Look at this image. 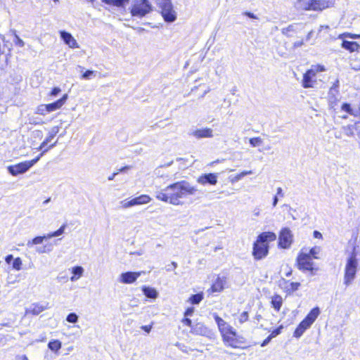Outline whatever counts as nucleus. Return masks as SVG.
Here are the masks:
<instances>
[{
	"label": "nucleus",
	"instance_id": "48",
	"mask_svg": "<svg viewBox=\"0 0 360 360\" xmlns=\"http://www.w3.org/2000/svg\"><path fill=\"white\" fill-rule=\"evenodd\" d=\"M248 313L247 311H243L239 316L238 321L240 323H243L248 320Z\"/></svg>",
	"mask_w": 360,
	"mask_h": 360
},
{
	"label": "nucleus",
	"instance_id": "58",
	"mask_svg": "<svg viewBox=\"0 0 360 360\" xmlns=\"http://www.w3.org/2000/svg\"><path fill=\"white\" fill-rule=\"evenodd\" d=\"M13 256L12 255H8L5 257V261L7 264H11V262H13Z\"/></svg>",
	"mask_w": 360,
	"mask_h": 360
},
{
	"label": "nucleus",
	"instance_id": "4",
	"mask_svg": "<svg viewBox=\"0 0 360 360\" xmlns=\"http://www.w3.org/2000/svg\"><path fill=\"white\" fill-rule=\"evenodd\" d=\"M326 68L322 65H312L303 75L302 85L304 88H315L317 83V75L319 72H323Z\"/></svg>",
	"mask_w": 360,
	"mask_h": 360
},
{
	"label": "nucleus",
	"instance_id": "18",
	"mask_svg": "<svg viewBox=\"0 0 360 360\" xmlns=\"http://www.w3.org/2000/svg\"><path fill=\"white\" fill-rule=\"evenodd\" d=\"M191 135L196 139L212 138L214 136L213 130L207 127L194 130Z\"/></svg>",
	"mask_w": 360,
	"mask_h": 360
},
{
	"label": "nucleus",
	"instance_id": "7",
	"mask_svg": "<svg viewBox=\"0 0 360 360\" xmlns=\"http://www.w3.org/2000/svg\"><path fill=\"white\" fill-rule=\"evenodd\" d=\"M160 9L161 14L167 22H173L176 19V13L173 8L171 0H155Z\"/></svg>",
	"mask_w": 360,
	"mask_h": 360
},
{
	"label": "nucleus",
	"instance_id": "49",
	"mask_svg": "<svg viewBox=\"0 0 360 360\" xmlns=\"http://www.w3.org/2000/svg\"><path fill=\"white\" fill-rule=\"evenodd\" d=\"M339 80L336 79L335 82L333 83V86L330 87V91L333 93V91L335 93H339Z\"/></svg>",
	"mask_w": 360,
	"mask_h": 360
},
{
	"label": "nucleus",
	"instance_id": "9",
	"mask_svg": "<svg viewBox=\"0 0 360 360\" xmlns=\"http://www.w3.org/2000/svg\"><path fill=\"white\" fill-rule=\"evenodd\" d=\"M297 264L298 269L303 272L310 271L311 276L315 275L316 271L318 270V268L314 267V263L310 258V255L302 252L297 257Z\"/></svg>",
	"mask_w": 360,
	"mask_h": 360
},
{
	"label": "nucleus",
	"instance_id": "22",
	"mask_svg": "<svg viewBox=\"0 0 360 360\" xmlns=\"http://www.w3.org/2000/svg\"><path fill=\"white\" fill-rule=\"evenodd\" d=\"M47 309V306L42 305L39 303L32 304L29 309L26 310L27 314H32V315H38L43 311Z\"/></svg>",
	"mask_w": 360,
	"mask_h": 360
},
{
	"label": "nucleus",
	"instance_id": "17",
	"mask_svg": "<svg viewBox=\"0 0 360 360\" xmlns=\"http://www.w3.org/2000/svg\"><path fill=\"white\" fill-rule=\"evenodd\" d=\"M226 284V278L225 276H217L214 282L211 286L212 292H219L224 289Z\"/></svg>",
	"mask_w": 360,
	"mask_h": 360
},
{
	"label": "nucleus",
	"instance_id": "41",
	"mask_svg": "<svg viewBox=\"0 0 360 360\" xmlns=\"http://www.w3.org/2000/svg\"><path fill=\"white\" fill-rule=\"evenodd\" d=\"M78 319L79 317L77 315V314L75 312H72L67 316L66 321L71 323H75L78 321Z\"/></svg>",
	"mask_w": 360,
	"mask_h": 360
},
{
	"label": "nucleus",
	"instance_id": "60",
	"mask_svg": "<svg viewBox=\"0 0 360 360\" xmlns=\"http://www.w3.org/2000/svg\"><path fill=\"white\" fill-rule=\"evenodd\" d=\"M304 42H303V40H300V41H295L294 44H293V47L294 48H298V47H300L303 45Z\"/></svg>",
	"mask_w": 360,
	"mask_h": 360
},
{
	"label": "nucleus",
	"instance_id": "36",
	"mask_svg": "<svg viewBox=\"0 0 360 360\" xmlns=\"http://www.w3.org/2000/svg\"><path fill=\"white\" fill-rule=\"evenodd\" d=\"M53 250V246L51 244L45 245L43 247H38L36 248V251L39 254H43V253H49Z\"/></svg>",
	"mask_w": 360,
	"mask_h": 360
},
{
	"label": "nucleus",
	"instance_id": "35",
	"mask_svg": "<svg viewBox=\"0 0 360 360\" xmlns=\"http://www.w3.org/2000/svg\"><path fill=\"white\" fill-rule=\"evenodd\" d=\"M202 299H203L202 293H197V294L193 295L190 297L189 302L192 304H198L202 301Z\"/></svg>",
	"mask_w": 360,
	"mask_h": 360
},
{
	"label": "nucleus",
	"instance_id": "55",
	"mask_svg": "<svg viewBox=\"0 0 360 360\" xmlns=\"http://www.w3.org/2000/svg\"><path fill=\"white\" fill-rule=\"evenodd\" d=\"M193 311H194V308L193 307H189L184 312V316H192V314H193Z\"/></svg>",
	"mask_w": 360,
	"mask_h": 360
},
{
	"label": "nucleus",
	"instance_id": "53",
	"mask_svg": "<svg viewBox=\"0 0 360 360\" xmlns=\"http://www.w3.org/2000/svg\"><path fill=\"white\" fill-rule=\"evenodd\" d=\"M57 280L58 282H67L68 281V276L66 275H62V274H60L57 276Z\"/></svg>",
	"mask_w": 360,
	"mask_h": 360
},
{
	"label": "nucleus",
	"instance_id": "14",
	"mask_svg": "<svg viewBox=\"0 0 360 360\" xmlns=\"http://www.w3.org/2000/svg\"><path fill=\"white\" fill-rule=\"evenodd\" d=\"M142 272L127 271L122 273L118 278L119 282L124 284H131L141 275Z\"/></svg>",
	"mask_w": 360,
	"mask_h": 360
},
{
	"label": "nucleus",
	"instance_id": "23",
	"mask_svg": "<svg viewBox=\"0 0 360 360\" xmlns=\"http://www.w3.org/2000/svg\"><path fill=\"white\" fill-rule=\"evenodd\" d=\"M342 47L349 52L358 51L360 49V45L356 41H350L347 40H342Z\"/></svg>",
	"mask_w": 360,
	"mask_h": 360
},
{
	"label": "nucleus",
	"instance_id": "54",
	"mask_svg": "<svg viewBox=\"0 0 360 360\" xmlns=\"http://www.w3.org/2000/svg\"><path fill=\"white\" fill-rule=\"evenodd\" d=\"M182 322L185 325L189 326L191 328L193 326L192 325V321L190 319L187 318V316L182 320Z\"/></svg>",
	"mask_w": 360,
	"mask_h": 360
},
{
	"label": "nucleus",
	"instance_id": "1",
	"mask_svg": "<svg viewBox=\"0 0 360 360\" xmlns=\"http://www.w3.org/2000/svg\"><path fill=\"white\" fill-rule=\"evenodd\" d=\"M197 189L186 181H181L167 186L163 189L155 191V198L173 205H181L182 200L188 195L195 194Z\"/></svg>",
	"mask_w": 360,
	"mask_h": 360
},
{
	"label": "nucleus",
	"instance_id": "16",
	"mask_svg": "<svg viewBox=\"0 0 360 360\" xmlns=\"http://www.w3.org/2000/svg\"><path fill=\"white\" fill-rule=\"evenodd\" d=\"M60 36L64 43L67 44L70 48L75 49L79 47L77 41L70 33L63 30L60 32Z\"/></svg>",
	"mask_w": 360,
	"mask_h": 360
},
{
	"label": "nucleus",
	"instance_id": "34",
	"mask_svg": "<svg viewBox=\"0 0 360 360\" xmlns=\"http://www.w3.org/2000/svg\"><path fill=\"white\" fill-rule=\"evenodd\" d=\"M60 127L55 126L53 127L48 134V136L45 139H46V142H51V140L54 138V136L59 132Z\"/></svg>",
	"mask_w": 360,
	"mask_h": 360
},
{
	"label": "nucleus",
	"instance_id": "5",
	"mask_svg": "<svg viewBox=\"0 0 360 360\" xmlns=\"http://www.w3.org/2000/svg\"><path fill=\"white\" fill-rule=\"evenodd\" d=\"M294 6L297 11H321L327 8L328 3L324 0H297Z\"/></svg>",
	"mask_w": 360,
	"mask_h": 360
},
{
	"label": "nucleus",
	"instance_id": "64",
	"mask_svg": "<svg viewBox=\"0 0 360 360\" xmlns=\"http://www.w3.org/2000/svg\"><path fill=\"white\" fill-rule=\"evenodd\" d=\"M278 196L275 195L273 198V203H272L273 207H276L278 204Z\"/></svg>",
	"mask_w": 360,
	"mask_h": 360
},
{
	"label": "nucleus",
	"instance_id": "21",
	"mask_svg": "<svg viewBox=\"0 0 360 360\" xmlns=\"http://www.w3.org/2000/svg\"><path fill=\"white\" fill-rule=\"evenodd\" d=\"M311 324L309 323L307 321H306L304 319H303L298 326L296 328L295 332H294V337L295 338H300L303 333L305 332L306 330L309 328L311 327Z\"/></svg>",
	"mask_w": 360,
	"mask_h": 360
},
{
	"label": "nucleus",
	"instance_id": "13",
	"mask_svg": "<svg viewBox=\"0 0 360 360\" xmlns=\"http://www.w3.org/2000/svg\"><path fill=\"white\" fill-rule=\"evenodd\" d=\"M191 333L194 335H202L209 338H212L213 336L212 331L202 323H198L193 325L191 329Z\"/></svg>",
	"mask_w": 360,
	"mask_h": 360
},
{
	"label": "nucleus",
	"instance_id": "51",
	"mask_svg": "<svg viewBox=\"0 0 360 360\" xmlns=\"http://www.w3.org/2000/svg\"><path fill=\"white\" fill-rule=\"evenodd\" d=\"M177 267V264L175 262H172L171 264L167 265L165 266V269L167 271H171L174 270Z\"/></svg>",
	"mask_w": 360,
	"mask_h": 360
},
{
	"label": "nucleus",
	"instance_id": "12",
	"mask_svg": "<svg viewBox=\"0 0 360 360\" xmlns=\"http://www.w3.org/2000/svg\"><path fill=\"white\" fill-rule=\"evenodd\" d=\"M224 343L233 348H238V340L236 339V332L231 327L221 334Z\"/></svg>",
	"mask_w": 360,
	"mask_h": 360
},
{
	"label": "nucleus",
	"instance_id": "29",
	"mask_svg": "<svg viewBox=\"0 0 360 360\" xmlns=\"http://www.w3.org/2000/svg\"><path fill=\"white\" fill-rule=\"evenodd\" d=\"M283 303V298L281 295H276L271 299V304L274 309L278 311Z\"/></svg>",
	"mask_w": 360,
	"mask_h": 360
},
{
	"label": "nucleus",
	"instance_id": "15",
	"mask_svg": "<svg viewBox=\"0 0 360 360\" xmlns=\"http://www.w3.org/2000/svg\"><path fill=\"white\" fill-rule=\"evenodd\" d=\"M218 175L214 173L204 174L198 178L197 181L203 186L207 184L216 185L217 183Z\"/></svg>",
	"mask_w": 360,
	"mask_h": 360
},
{
	"label": "nucleus",
	"instance_id": "40",
	"mask_svg": "<svg viewBox=\"0 0 360 360\" xmlns=\"http://www.w3.org/2000/svg\"><path fill=\"white\" fill-rule=\"evenodd\" d=\"M71 271L72 274H75V276L80 278L84 273V269L81 266H76L72 268Z\"/></svg>",
	"mask_w": 360,
	"mask_h": 360
},
{
	"label": "nucleus",
	"instance_id": "45",
	"mask_svg": "<svg viewBox=\"0 0 360 360\" xmlns=\"http://www.w3.org/2000/svg\"><path fill=\"white\" fill-rule=\"evenodd\" d=\"M94 76L95 72L93 70H88L82 74V78L84 79H91Z\"/></svg>",
	"mask_w": 360,
	"mask_h": 360
},
{
	"label": "nucleus",
	"instance_id": "19",
	"mask_svg": "<svg viewBox=\"0 0 360 360\" xmlns=\"http://www.w3.org/2000/svg\"><path fill=\"white\" fill-rule=\"evenodd\" d=\"M67 99H68V95L64 94L62 98L57 100L56 101H55L52 103L46 104V108L48 109V112H53V111L60 109L65 104Z\"/></svg>",
	"mask_w": 360,
	"mask_h": 360
},
{
	"label": "nucleus",
	"instance_id": "39",
	"mask_svg": "<svg viewBox=\"0 0 360 360\" xmlns=\"http://www.w3.org/2000/svg\"><path fill=\"white\" fill-rule=\"evenodd\" d=\"M22 259L20 257H16L13 259L12 267L16 271H20L22 268Z\"/></svg>",
	"mask_w": 360,
	"mask_h": 360
},
{
	"label": "nucleus",
	"instance_id": "10",
	"mask_svg": "<svg viewBox=\"0 0 360 360\" xmlns=\"http://www.w3.org/2000/svg\"><path fill=\"white\" fill-rule=\"evenodd\" d=\"M293 240V235L289 228H283L278 236V245L283 249L289 248Z\"/></svg>",
	"mask_w": 360,
	"mask_h": 360
},
{
	"label": "nucleus",
	"instance_id": "59",
	"mask_svg": "<svg viewBox=\"0 0 360 360\" xmlns=\"http://www.w3.org/2000/svg\"><path fill=\"white\" fill-rule=\"evenodd\" d=\"M49 142H46V139H45L41 145L37 148L38 150H42L49 143Z\"/></svg>",
	"mask_w": 360,
	"mask_h": 360
},
{
	"label": "nucleus",
	"instance_id": "25",
	"mask_svg": "<svg viewBox=\"0 0 360 360\" xmlns=\"http://www.w3.org/2000/svg\"><path fill=\"white\" fill-rule=\"evenodd\" d=\"M320 309L318 307L313 308L307 316L304 319L309 323L312 325L320 314Z\"/></svg>",
	"mask_w": 360,
	"mask_h": 360
},
{
	"label": "nucleus",
	"instance_id": "33",
	"mask_svg": "<svg viewBox=\"0 0 360 360\" xmlns=\"http://www.w3.org/2000/svg\"><path fill=\"white\" fill-rule=\"evenodd\" d=\"M66 226V224H64L57 231L48 233L46 235L47 238L50 239L53 237H58L62 235L64 233Z\"/></svg>",
	"mask_w": 360,
	"mask_h": 360
},
{
	"label": "nucleus",
	"instance_id": "57",
	"mask_svg": "<svg viewBox=\"0 0 360 360\" xmlns=\"http://www.w3.org/2000/svg\"><path fill=\"white\" fill-rule=\"evenodd\" d=\"M272 338L269 335L263 342L261 344V346L262 347H265L266 345H267L269 342L271 340Z\"/></svg>",
	"mask_w": 360,
	"mask_h": 360
},
{
	"label": "nucleus",
	"instance_id": "62",
	"mask_svg": "<svg viewBox=\"0 0 360 360\" xmlns=\"http://www.w3.org/2000/svg\"><path fill=\"white\" fill-rule=\"evenodd\" d=\"M244 14L250 18H252V19L257 18L256 15L251 12H245Z\"/></svg>",
	"mask_w": 360,
	"mask_h": 360
},
{
	"label": "nucleus",
	"instance_id": "38",
	"mask_svg": "<svg viewBox=\"0 0 360 360\" xmlns=\"http://www.w3.org/2000/svg\"><path fill=\"white\" fill-rule=\"evenodd\" d=\"M320 251H321L320 247L315 246V247L311 248L309 253H307V254L310 255V258L311 259H312V258L318 259L319 257H317V255L319 254Z\"/></svg>",
	"mask_w": 360,
	"mask_h": 360
},
{
	"label": "nucleus",
	"instance_id": "44",
	"mask_svg": "<svg viewBox=\"0 0 360 360\" xmlns=\"http://www.w3.org/2000/svg\"><path fill=\"white\" fill-rule=\"evenodd\" d=\"M345 37H348L353 39H360V34L345 32L339 36V39H344Z\"/></svg>",
	"mask_w": 360,
	"mask_h": 360
},
{
	"label": "nucleus",
	"instance_id": "61",
	"mask_svg": "<svg viewBox=\"0 0 360 360\" xmlns=\"http://www.w3.org/2000/svg\"><path fill=\"white\" fill-rule=\"evenodd\" d=\"M313 236L315 238H321L322 234L319 231H314L313 232Z\"/></svg>",
	"mask_w": 360,
	"mask_h": 360
},
{
	"label": "nucleus",
	"instance_id": "3",
	"mask_svg": "<svg viewBox=\"0 0 360 360\" xmlns=\"http://www.w3.org/2000/svg\"><path fill=\"white\" fill-rule=\"evenodd\" d=\"M56 143H54L51 144L47 149H44L41 153H40L37 158L32 160L25 161L16 165L8 166L7 167L8 172L12 176H18L19 174L25 173L40 160L41 157L44 155V153L48 151L49 148L55 146Z\"/></svg>",
	"mask_w": 360,
	"mask_h": 360
},
{
	"label": "nucleus",
	"instance_id": "32",
	"mask_svg": "<svg viewBox=\"0 0 360 360\" xmlns=\"http://www.w3.org/2000/svg\"><path fill=\"white\" fill-rule=\"evenodd\" d=\"M103 1L109 5L120 7L127 4L129 0H103Z\"/></svg>",
	"mask_w": 360,
	"mask_h": 360
},
{
	"label": "nucleus",
	"instance_id": "52",
	"mask_svg": "<svg viewBox=\"0 0 360 360\" xmlns=\"http://www.w3.org/2000/svg\"><path fill=\"white\" fill-rule=\"evenodd\" d=\"M60 91L61 90L59 87H54L50 92L49 95L52 97H56Z\"/></svg>",
	"mask_w": 360,
	"mask_h": 360
},
{
	"label": "nucleus",
	"instance_id": "24",
	"mask_svg": "<svg viewBox=\"0 0 360 360\" xmlns=\"http://www.w3.org/2000/svg\"><path fill=\"white\" fill-rule=\"evenodd\" d=\"M214 319L217 324L219 330L221 334L226 332L228 329L231 328L230 326L224 320L219 317L217 314H214Z\"/></svg>",
	"mask_w": 360,
	"mask_h": 360
},
{
	"label": "nucleus",
	"instance_id": "26",
	"mask_svg": "<svg viewBox=\"0 0 360 360\" xmlns=\"http://www.w3.org/2000/svg\"><path fill=\"white\" fill-rule=\"evenodd\" d=\"M142 292L143 295L148 298L155 299L158 296V292L157 290L155 288L149 286H143Z\"/></svg>",
	"mask_w": 360,
	"mask_h": 360
},
{
	"label": "nucleus",
	"instance_id": "2",
	"mask_svg": "<svg viewBox=\"0 0 360 360\" xmlns=\"http://www.w3.org/2000/svg\"><path fill=\"white\" fill-rule=\"evenodd\" d=\"M276 239V235L274 232L266 231L260 233L253 245L252 255L255 259L259 260L265 257L269 252L268 242Z\"/></svg>",
	"mask_w": 360,
	"mask_h": 360
},
{
	"label": "nucleus",
	"instance_id": "11",
	"mask_svg": "<svg viewBox=\"0 0 360 360\" xmlns=\"http://www.w3.org/2000/svg\"><path fill=\"white\" fill-rule=\"evenodd\" d=\"M151 198L148 195H141L138 197L132 198L131 200L127 201L123 200L121 202L123 208H129L135 205H144L150 202Z\"/></svg>",
	"mask_w": 360,
	"mask_h": 360
},
{
	"label": "nucleus",
	"instance_id": "47",
	"mask_svg": "<svg viewBox=\"0 0 360 360\" xmlns=\"http://www.w3.org/2000/svg\"><path fill=\"white\" fill-rule=\"evenodd\" d=\"M172 164V162H169L167 164H165V165L163 166H160V167L157 168L155 171V174L158 176H160V177H164V175L163 174H162L161 172V169L163 167H169Z\"/></svg>",
	"mask_w": 360,
	"mask_h": 360
},
{
	"label": "nucleus",
	"instance_id": "8",
	"mask_svg": "<svg viewBox=\"0 0 360 360\" xmlns=\"http://www.w3.org/2000/svg\"><path fill=\"white\" fill-rule=\"evenodd\" d=\"M152 11V6L148 0H134L131 14L133 17L143 18Z\"/></svg>",
	"mask_w": 360,
	"mask_h": 360
},
{
	"label": "nucleus",
	"instance_id": "31",
	"mask_svg": "<svg viewBox=\"0 0 360 360\" xmlns=\"http://www.w3.org/2000/svg\"><path fill=\"white\" fill-rule=\"evenodd\" d=\"M252 174V171L251 170H249V171H243L241 173L234 176H230L229 177V179H230V181L233 184V183H236V182H238V181H240L242 178H243L246 175H248V174Z\"/></svg>",
	"mask_w": 360,
	"mask_h": 360
},
{
	"label": "nucleus",
	"instance_id": "42",
	"mask_svg": "<svg viewBox=\"0 0 360 360\" xmlns=\"http://www.w3.org/2000/svg\"><path fill=\"white\" fill-rule=\"evenodd\" d=\"M249 142L252 147H257L262 143V139L260 137H254L250 139Z\"/></svg>",
	"mask_w": 360,
	"mask_h": 360
},
{
	"label": "nucleus",
	"instance_id": "20",
	"mask_svg": "<svg viewBox=\"0 0 360 360\" xmlns=\"http://www.w3.org/2000/svg\"><path fill=\"white\" fill-rule=\"evenodd\" d=\"M360 127V122H356L354 124H348L343 126L341 129L342 132L348 137H353L354 136L355 130H359Z\"/></svg>",
	"mask_w": 360,
	"mask_h": 360
},
{
	"label": "nucleus",
	"instance_id": "27",
	"mask_svg": "<svg viewBox=\"0 0 360 360\" xmlns=\"http://www.w3.org/2000/svg\"><path fill=\"white\" fill-rule=\"evenodd\" d=\"M61 347L62 342L58 340H51L48 344V348L56 354L58 352Z\"/></svg>",
	"mask_w": 360,
	"mask_h": 360
},
{
	"label": "nucleus",
	"instance_id": "56",
	"mask_svg": "<svg viewBox=\"0 0 360 360\" xmlns=\"http://www.w3.org/2000/svg\"><path fill=\"white\" fill-rule=\"evenodd\" d=\"M141 328L147 333H149L152 329V325L142 326Z\"/></svg>",
	"mask_w": 360,
	"mask_h": 360
},
{
	"label": "nucleus",
	"instance_id": "37",
	"mask_svg": "<svg viewBox=\"0 0 360 360\" xmlns=\"http://www.w3.org/2000/svg\"><path fill=\"white\" fill-rule=\"evenodd\" d=\"M300 286V283L298 282H291L286 286V291L289 293L293 292L298 290Z\"/></svg>",
	"mask_w": 360,
	"mask_h": 360
},
{
	"label": "nucleus",
	"instance_id": "63",
	"mask_svg": "<svg viewBox=\"0 0 360 360\" xmlns=\"http://www.w3.org/2000/svg\"><path fill=\"white\" fill-rule=\"evenodd\" d=\"M276 195L277 196L279 195L281 197H283L284 196V194L283 193V190H282V188L281 187L277 188V189H276Z\"/></svg>",
	"mask_w": 360,
	"mask_h": 360
},
{
	"label": "nucleus",
	"instance_id": "30",
	"mask_svg": "<svg viewBox=\"0 0 360 360\" xmlns=\"http://www.w3.org/2000/svg\"><path fill=\"white\" fill-rule=\"evenodd\" d=\"M44 239H48L46 237V235L43 236H37V237L34 238L33 239L28 240L27 243V245L29 248H31L34 245L41 244L43 243Z\"/></svg>",
	"mask_w": 360,
	"mask_h": 360
},
{
	"label": "nucleus",
	"instance_id": "43",
	"mask_svg": "<svg viewBox=\"0 0 360 360\" xmlns=\"http://www.w3.org/2000/svg\"><path fill=\"white\" fill-rule=\"evenodd\" d=\"M338 94L339 93L333 92L331 93L330 89L328 92V100L330 104L335 103L336 101L338 100Z\"/></svg>",
	"mask_w": 360,
	"mask_h": 360
},
{
	"label": "nucleus",
	"instance_id": "46",
	"mask_svg": "<svg viewBox=\"0 0 360 360\" xmlns=\"http://www.w3.org/2000/svg\"><path fill=\"white\" fill-rule=\"evenodd\" d=\"M48 109L46 108V104L40 105L37 108V113L45 115L46 113H48Z\"/></svg>",
	"mask_w": 360,
	"mask_h": 360
},
{
	"label": "nucleus",
	"instance_id": "28",
	"mask_svg": "<svg viewBox=\"0 0 360 360\" xmlns=\"http://www.w3.org/2000/svg\"><path fill=\"white\" fill-rule=\"evenodd\" d=\"M341 110L349 115H353L354 117L359 115V110L354 109L349 103H344L341 106Z\"/></svg>",
	"mask_w": 360,
	"mask_h": 360
},
{
	"label": "nucleus",
	"instance_id": "50",
	"mask_svg": "<svg viewBox=\"0 0 360 360\" xmlns=\"http://www.w3.org/2000/svg\"><path fill=\"white\" fill-rule=\"evenodd\" d=\"M282 329H283V327L280 326V327L274 329L269 335L272 338H275V337H276L278 335H279L281 333Z\"/></svg>",
	"mask_w": 360,
	"mask_h": 360
},
{
	"label": "nucleus",
	"instance_id": "6",
	"mask_svg": "<svg viewBox=\"0 0 360 360\" xmlns=\"http://www.w3.org/2000/svg\"><path fill=\"white\" fill-rule=\"evenodd\" d=\"M358 266V260L356 255L354 251L352 253L351 256L347 259L344 275V283L348 286L349 285L356 277V274Z\"/></svg>",
	"mask_w": 360,
	"mask_h": 360
}]
</instances>
